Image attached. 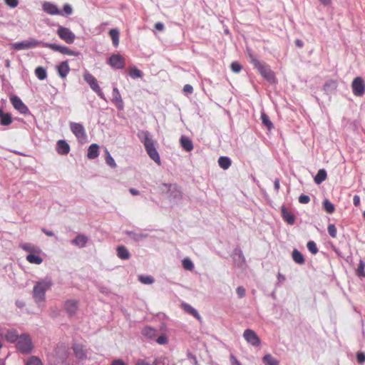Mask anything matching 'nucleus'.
I'll list each match as a JSON object with an SVG mask.
<instances>
[{
	"instance_id": "nucleus-45",
	"label": "nucleus",
	"mask_w": 365,
	"mask_h": 365,
	"mask_svg": "<svg viewBox=\"0 0 365 365\" xmlns=\"http://www.w3.org/2000/svg\"><path fill=\"white\" fill-rule=\"evenodd\" d=\"M129 75L132 78H138L143 76V72L136 67L131 68Z\"/></svg>"
},
{
	"instance_id": "nucleus-9",
	"label": "nucleus",
	"mask_w": 365,
	"mask_h": 365,
	"mask_svg": "<svg viewBox=\"0 0 365 365\" xmlns=\"http://www.w3.org/2000/svg\"><path fill=\"white\" fill-rule=\"evenodd\" d=\"M69 125L71 132L76 137L78 140L81 143H83L86 140L87 135L83 124L71 122Z\"/></svg>"
},
{
	"instance_id": "nucleus-35",
	"label": "nucleus",
	"mask_w": 365,
	"mask_h": 365,
	"mask_svg": "<svg viewBox=\"0 0 365 365\" xmlns=\"http://www.w3.org/2000/svg\"><path fill=\"white\" fill-rule=\"evenodd\" d=\"M232 161L230 158L226 156H221L218 159V164L220 168L227 170L231 165Z\"/></svg>"
},
{
	"instance_id": "nucleus-38",
	"label": "nucleus",
	"mask_w": 365,
	"mask_h": 365,
	"mask_svg": "<svg viewBox=\"0 0 365 365\" xmlns=\"http://www.w3.org/2000/svg\"><path fill=\"white\" fill-rule=\"evenodd\" d=\"M35 74L41 81H43L47 78L46 70L42 66H38L35 69Z\"/></svg>"
},
{
	"instance_id": "nucleus-54",
	"label": "nucleus",
	"mask_w": 365,
	"mask_h": 365,
	"mask_svg": "<svg viewBox=\"0 0 365 365\" xmlns=\"http://www.w3.org/2000/svg\"><path fill=\"white\" fill-rule=\"evenodd\" d=\"M357 361L360 364L365 362V354L362 352H359L356 354Z\"/></svg>"
},
{
	"instance_id": "nucleus-58",
	"label": "nucleus",
	"mask_w": 365,
	"mask_h": 365,
	"mask_svg": "<svg viewBox=\"0 0 365 365\" xmlns=\"http://www.w3.org/2000/svg\"><path fill=\"white\" fill-rule=\"evenodd\" d=\"M230 361L231 365H241L239 360L232 354L230 356Z\"/></svg>"
},
{
	"instance_id": "nucleus-13",
	"label": "nucleus",
	"mask_w": 365,
	"mask_h": 365,
	"mask_svg": "<svg viewBox=\"0 0 365 365\" xmlns=\"http://www.w3.org/2000/svg\"><path fill=\"white\" fill-rule=\"evenodd\" d=\"M243 337L246 341L253 346H259L261 344V340L257 334L252 329H245L243 333Z\"/></svg>"
},
{
	"instance_id": "nucleus-12",
	"label": "nucleus",
	"mask_w": 365,
	"mask_h": 365,
	"mask_svg": "<svg viewBox=\"0 0 365 365\" xmlns=\"http://www.w3.org/2000/svg\"><path fill=\"white\" fill-rule=\"evenodd\" d=\"M0 336L9 343L16 342L20 335L15 329H1Z\"/></svg>"
},
{
	"instance_id": "nucleus-34",
	"label": "nucleus",
	"mask_w": 365,
	"mask_h": 365,
	"mask_svg": "<svg viewBox=\"0 0 365 365\" xmlns=\"http://www.w3.org/2000/svg\"><path fill=\"white\" fill-rule=\"evenodd\" d=\"M292 259L298 264H304L305 262L303 255L297 249H294L292 252Z\"/></svg>"
},
{
	"instance_id": "nucleus-57",
	"label": "nucleus",
	"mask_w": 365,
	"mask_h": 365,
	"mask_svg": "<svg viewBox=\"0 0 365 365\" xmlns=\"http://www.w3.org/2000/svg\"><path fill=\"white\" fill-rule=\"evenodd\" d=\"M183 91L185 93H192L193 92V88L190 84H186L183 87Z\"/></svg>"
},
{
	"instance_id": "nucleus-46",
	"label": "nucleus",
	"mask_w": 365,
	"mask_h": 365,
	"mask_svg": "<svg viewBox=\"0 0 365 365\" xmlns=\"http://www.w3.org/2000/svg\"><path fill=\"white\" fill-rule=\"evenodd\" d=\"M307 247L309 251L313 255H316L319 251L317 245L314 241H309Z\"/></svg>"
},
{
	"instance_id": "nucleus-19",
	"label": "nucleus",
	"mask_w": 365,
	"mask_h": 365,
	"mask_svg": "<svg viewBox=\"0 0 365 365\" xmlns=\"http://www.w3.org/2000/svg\"><path fill=\"white\" fill-rule=\"evenodd\" d=\"M83 78L93 91L98 90V88H100L96 78L92 74L86 73Z\"/></svg>"
},
{
	"instance_id": "nucleus-8",
	"label": "nucleus",
	"mask_w": 365,
	"mask_h": 365,
	"mask_svg": "<svg viewBox=\"0 0 365 365\" xmlns=\"http://www.w3.org/2000/svg\"><path fill=\"white\" fill-rule=\"evenodd\" d=\"M57 35L59 38L64 41L68 44H71L74 42L76 35L72 32L70 29L58 25L56 31Z\"/></svg>"
},
{
	"instance_id": "nucleus-63",
	"label": "nucleus",
	"mask_w": 365,
	"mask_h": 365,
	"mask_svg": "<svg viewBox=\"0 0 365 365\" xmlns=\"http://www.w3.org/2000/svg\"><path fill=\"white\" fill-rule=\"evenodd\" d=\"M155 28L158 31H163L164 29V24L161 22H158L155 24Z\"/></svg>"
},
{
	"instance_id": "nucleus-39",
	"label": "nucleus",
	"mask_w": 365,
	"mask_h": 365,
	"mask_svg": "<svg viewBox=\"0 0 365 365\" xmlns=\"http://www.w3.org/2000/svg\"><path fill=\"white\" fill-rule=\"evenodd\" d=\"M261 119H262V124L265 127H267L268 130H270L271 129H272L273 124H272V121L269 120V116L266 113H261Z\"/></svg>"
},
{
	"instance_id": "nucleus-32",
	"label": "nucleus",
	"mask_w": 365,
	"mask_h": 365,
	"mask_svg": "<svg viewBox=\"0 0 365 365\" xmlns=\"http://www.w3.org/2000/svg\"><path fill=\"white\" fill-rule=\"evenodd\" d=\"M37 254L38 253L29 254L26 257V260L31 264H41L43 262V259Z\"/></svg>"
},
{
	"instance_id": "nucleus-15",
	"label": "nucleus",
	"mask_w": 365,
	"mask_h": 365,
	"mask_svg": "<svg viewBox=\"0 0 365 365\" xmlns=\"http://www.w3.org/2000/svg\"><path fill=\"white\" fill-rule=\"evenodd\" d=\"M11 102L19 112L22 114H26L29 112L28 107L23 103V101L16 96H14L11 98Z\"/></svg>"
},
{
	"instance_id": "nucleus-14",
	"label": "nucleus",
	"mask_w": 365,
	"mask_h": 365,
	"mask_svg": "<svg viewBox=\"0 0 365 365\" xmlns=\"http://www.w3.org/2000/svg\"><path fill=\"white\" fill-rule=\"evenodd\" d=\"M108 64L115 69H121L125 66V59L120 54H113L108 58Z\"/></svg>"
},
{
	"instance_id": "nucleus-22",
	"label": "nucleus",
	"mask_w": 365,
	"mask_h": 365,
	"mask_svg": "<svg viewBox=\"0 0 365 365\" xmlns=\"http://www.w3.org/2000/svg\"><path fill=\"white\" fill-rule=\"evenodd\" d=\"M125 233L135 242L142 241L143 240L147 238L148 236L146 233L136 231H125Z\"/></svg>"
},
{
	"instance_id": "nucleus-53",
	"label": "nucleus",
	"mask_w": 365,
	"mask_h": 365,
	"mask_svg": "<svg viewBox=\"0 0 365 365\" xmlns=\"http://www.w3.org/2000/svg\"><path fill=\"white\" fill-rule=\"evenodd\" d=\"M236 292L240 298H243L245 296V289L243 287H237Z\"/></svg>"
},
{
	"instance_id": "nucleus-16",
	"label": "nucleus",
	"mask_w": 365,
	"mask_h": 365,
	"mask_svg": "<svg viewBox=\"0 0 365 365\" xmlns=\"http://www.w3.org/2000/svg\"><path fill=\"white\" fill-rule=\"evenodd\" d=\"M73 350L76 358L81 361H83L87 358V350L81 344H74Z\"/></svg>"
},
{
	"instance_id": "nucleus-61",
	"label": "nucleus",
	"mask_w": 365,
	"mask_h": 365,
	"mask_svg": "<svg viewBox=\"0 0 365 365\" xmlns=\"http://www.w3.org/2000/svg\"><path fill=\"white\" fill-rule=\"evenodd\" d=\"M94 92H96L97 93V95L101 98V99H103V100H106V97H105V95L104 93L102 92L101 88H98V90H96Z\"/></svg>"
},
{
	"instance_id": "nucleus-51",
	"label": "nucleus",
	"mask_w": 365,
	"mask_h": 365,
	"mask_svg": "<svg viewBox=\"0 0 365 365\" xmlns=\"http://www.w3.org/2000/svg\"><path fill=\"white\" fill-rule=\"evenodd\" d=\"M5 4L10 8L14 9L19 5V0H4Z\"/></svg>"
},
{
	"instance_id": "nucleus-30",
	"label": "nucleus",
	"mask_w": 365,
	"mask_h": 365,
	"mask_svg": "<svg viewBox=\"0 0 365 365\" xmlns=\"http://www.w3.org/2000/svg\"><path fill=\"white\" fill-rule=\"evenodd\" d=\"M20 247L22 248L24 250L31 253H40L41 251V250L37 247L36 246L34 245L31 243H24L20 245Z\"/></svg>"
},
{
	"instance_id": "nucleus-59",
	"label": "nucleus",
	"mask_w": 365,
	"mask_h": 365,
	"mask_svg": "<svg viewBox=\"0 0 365 365\" xmlns=\"http://www.w3.org/2000/svg\"><path fill=\"white\" fill-rule=\"evenodd\" d=\"M353 203L356 207H359L360 205V197L357 195H355L353 197Z\"/></svg>"
},
{
	"instance_id": "nucleus-42",
	"label": "nucleus",
	"mask_w": 365,
	"mask_h": 365,
	"mask_svg": "<svg viewBox=\"0 0 365 365\" xmlns=\"http://www.w3.org/2000/svg\"><path fill=\"white\" fill-rule=\"evenodd\" d=\"M12 123V118L10 113H5L1 118H0V124L4 126L9 125Z\"/></svg>"
},
{
	"instance_id": "nucleus-50",
	"label": "nucleus",
	"mask_w": 365,
	"mask_h": 365,
	"mask_svg": "<svg viewBox=\"0 0 365 365\" xmlns=\"http://www.w3.org/2000/svg\"><path fill=\"white\" fill-rule=\"evenodd\" d=\"M364 268H365V263L362 260H360L359 267L357 269L358 275L365 276L364 272Z\"/></svg>"
},
{
	"instance_id": "nucleus-23",
	"label": "nucleus",
	"mask_w": 365,
	"mask_h": 365,
	"mask_svg": "<svg viewBox=\"0 0 365 365\" xmlns=\"http://www.w3.org/2000/svg\"><path fill=\"white\" fill-rule=\"evenodd\" d=\"M281 212L282 217L286 222H287L289 225L294 224L296 220L295 216L289 212L284 206L282 207Z\"/></svg>"
},
{
	"instance_id": "nucleus-44",
	"label": "nucleus",
	"mask_w": 365,
	"mask_h": 365,
	"mask_svg": "<svg viewBox=\"0 0 365 365\" xmlns=\"http://www.w3.org/2000/svg\"><path fill=\"white\" fill-rule=\"evenodd\" d=\"M106 163H107V165H108L110 167L113 168H115L117 165L107 149H106Z\"/></svg>"
},
{
	"instance_id": "nucleus-5",
	"label": "nucleus",
	"mask_w": 365,
	"mask_h": 365,
	"mask_svg": "<svg viewBox=\"0 0 365 365\" xmlns=\"http://www.w3.org/2000/svg\"><path fill=\"white\" fill-rule=\"evenodd\" d=\"M16 348L22 354L31 353L34 345L30 336L27 334H21L16 341Z\"/></svg>"
},
{
	"instance_id": "nucleus-43",
	"label": "nucleus",
	"mask_w": 365,
	"mask_h": 365,
	"mask_svg": "<svg viewBox=\"0 0 365 365\" xmlns=\"http://www.w3.org/2000/svg\"><path fill=\"white\" fill-rule=\"evenodd\" d=\"M182 267L185 269L192 271L194 269V264L188 257L185 258L182 261Z\"/></svg>"
},
{
	"instance_id": "nucleus-17",
	"label": "nucleus",
	"mask_w": 365,
	"mask_h": 365,
	"mask_svg": "<svg viewBox=\"0 0 365 365\" xmlns=\"http://www.w3.org/2000/svg\"><path fill=\"white\" fill-rule=\"evenodd\" d=\"M56 151L59 155H67L70 152V145L65 140H59L56 143Z\"/></svg>"
},
{
	"instance_id": "nucleus-47",
	"label": "nucleus",
	"mask_w": 365,
	"mask_h": 365,
	"mask_svg": "<svg viewBox=\"0 0 365 365\" xmlns=\"http://www.w3.org/2000/svg\"><path fill=\"white\" fill-rule=\"evenodd\" d=\"M26 365H42V363L38 357L31 356L28 359Z\"/></svg>"
},
{
	"instance_id": "nucleus-52",
	"label": "nucleus",
	"mask_w": 365,
	"mask_h": 365,
	"mask_svg": "<svg viewBox=\"0 0 365 365\" xmlns=\"http://www.w3.org/2000/svg\"><path fill=\"white\" fill-rule=\"evenodd\" d=\"M299 202L302 204H307L310 202V197L306 195H301L299 197Z\"/></svg>"
},
{
	"instance_id": "nucleus-3",
	"label": "nucleus",
	"mask_w": 365,
	"mask_h": 365,
	"mask_svg": "<svg viewBox=\"0 0 365 365\" xmlns=\"http://www.w3.org/2000/svg\"><path fill=\"white\" fill-rule=\"evenodd\" d=\"M250 62L254 66L259 73L269 83H274L275 81V76L274 72L271 70L270 67L264 62L258 60L255 56L250 54Z\"/></svg>"
},
{
	"instance_id": "nucleus-37",
	"label": "nucleus",
	"mask_w": 365,
	"mask_h": 365,
	"mask_svg": "<svg viewBox=\"0 0 365 365\" xmlns=\"http://www.w3.org/2000/svg\"><path fill=\"white\" fill-rule=\"evenodd\" d=\"M262 362L264 365H279V361L269 354L264 356Z\"/></svg>"
},
{
	"instance_id": "nucleus-55",
	"label": "nucleus",
	"mask_w": 365,
	"mask_h": 365,
	"mask_svg": "<svg viewBox=\"0 0 365 365\" xmlns=\"http://www.w3.org/2000/svg\"><path fill=\"white\" fill-rule=\"evenodd\" d=\"M156 341L159 344H165L168 343V339L165 336L161 335L159 337H158V339H156Z\"/></svg>"
},
{
	"instance_id": "nucleus-28",
	"label": "nucleus",
	"mask_w": 365,
	"mask_h": 365,
	"mask_svg": "<svg viewBox=\"0 0 365 365\" xmlns=\"http://www.w3.org/2000/svg\"><path fill=\"white\" fill-rule=\"evenodd\" d=\"M98 145L96 143L91 144L88 149V153L87 157L88 159H95L98 156Z\"/></svg>"
},
{
	"instance_id": "nucleus-36",
	"label": "nucleus",
	"mask_w": 365,
	"mask_h": 365,
	"mask_svg": "<svg viewBox=\"0 0 365 365\" xmlns=\"http://www.w3.org/2000/svg\"><path fill=\"white\" fill-rule=\"evenodd\" d=\"M327 174L324 169L319 170L317 174L314 177V182L316 184L319 185L327 178Z\"/></svg>"
},
{
	"instance_id": "nucleus-60",
	"label": "nucleus",
	"mask_w": 365,
	"mask_h": 365,
	"mask_svg": "<svg viewBox=\"0 0 365 365\" xmlns=\"http://www.w3.org/2000/svg\"><path fill=\"white\" fill-rule=\"evenodd\" d=\"M111 365H126L122 359H115L112 361Z\"/></svg>"
},
{
	"instance_id": "nucleus-4",
	"label": "nucleus",
	"mask_w": 365,
	"mask_h": 365,
	"mask_svg": "<svg viewBox=\"0 0 365 365\" xmlns=\"http://www.w3.org/2000/svg\"><path fill=\"white\" fill-rule=\"evenodd\" d=\"M160 189L168 195L170 201H178L182 199V192L176 184L162 183Z\"/></svg>"
},
{
	"instance_id": "nucleus-7",
	"label": "nucleus",
	"mask_w": 365,
	"mask_h": 365,
	"mask_svg": "<svg viewBox=\"0 0 365 365\" xmlns=\"http://www.w3.org/2000/svg\"><path fill=\"white\" fill-rule=\"evenodd\" d=\"M43 47L50 48L53 51L59 52L62 54H66L71 56H78L80 53L71 50L68 47L61 46L53 43H43Z\"/></svg>"
},
{
	"instance_id": "nucleus-1",
	"label": "nucleus",
	"mask_w": 365,
	"mask_h": 365,
	"mask_svg": "<svg viewBox=\"0 0 365 365\" xmlns=\"http://www.w3.org/2000/svg\"><path fill=\"white\" fill-rule=\"evenodd\" d=\"M137 136L143 144L149 157L158 165H160V158L157 149L155 148V141L153 140L150 133L148 130H140L138 132Z\"/></svg>"
},
{
	"instance_id": "nucleus-64",
	"label": "nucleus",
	"mask_w": 365,
	"mask_h": 365,
	"mask_svg": "<svg viewBox=\"0 0 365 365\" xmlns=\"http://www.w3.org/2000/svg\"><path fill=\"white\" fill-rule=\"evenodd\" d=\"M135 365H150V364L144 360L140 359L136 362Z\"/></svg>"
},
{
	"instance_id": "nucleus-31",
	"label": "nucleus",
	"mask_w": 365,
	"mask_h": 365,
	"mask_svg": "<svg viewBox=\"0 0 365 365\" xmlns=\"http://www.w3.org/2000/svg\"><path fill=\"white\" fill-rule=\"evenodd\" d=\"M157 330L154 328H152L150 327H146L143 329L142 330V334L150 339H154L156 336Z\"/></svg>"
},
{
	"instance_id": "nucleus-11",
	"label": "nucleus",
	"mask_w": 365,
	"mask_h": 365,
	"mask_svg": "<svg viewBox=\"0 0 365 365\" xmlns=\"http://www.w3.org/2000/svg\"><path fill=\"white\" fill-rule=\"evenodd\" d=\"M352 92L356 96H362L365 91V83L361 77L355 78L351 83Z\"/></svg>"
},
{
	"instance_id": "nucleus-56",
	"label": "nucleus",
	"mask_w": 365,
	"mask_h": 365,
	"mask_svg": "<svg viewBox=\"0 0 365 365\" xmlns=\"http://www.w3.org/2000/svg\"><path fill=\"white\" fill-rule=\"evenodd\" d=\"M63 11L67 15H71L73 13L72 7L69 4H65L63 6Z\"/></svg>"
},
{
	"instance_id": "nucleus-27",
	"label": "nucleus",
	"mask_w": 365,
	"mask_h": 365,
	"mask_svg": "<svg viewBox=\"0 0 365 365\" xmlns=\"http://www.w3.org/2000/svg\"><path fill=\"white\" fill-rule=\"evenodd\" d=\"M180 141L181 146L185 151L190 152L193 149V143L189 138L182 135Z\"/></svg>"
},
{
	"instance_id": "nucleus-2",
	"label": "nucleus",
	"mask_w": 365,
	"mask_h": 365,
	"mask_svg": "<svg viewBox=\"0 0 365 365\" xmlns=\"http://www.w3.org/2000/svg\"><path fill=\"white\" fill-rule=\"evenodd\" d=\"M52 285L53 282L51 279L48 277H46L35 283L32 291V297L34 302L38 306H41V304L45 302L46 292L50 289Z\"/></svg>"
},
{
	"instance_id": "nucleus-25",
	"label": "nucleus",
	"mask_w": 365,
	"mask_h": 365,
	"mask_svg": "<svg viewBox=\"0 0 365 365\" xmlns=\"http://www.w3.org/2000/svg\"><path fill=\"white\" fill-rule=\"evenodd\" d=\"M182 307L185 312L193 316L195 318H196L200 322L202 321V317L199 314L198 312L190 304H187V303H182Z\"/></svg>"
},
{
	"instance_id": "nucleus-26",
	"label": "nucleus",
	"mask_w": 365,
	"mask_h": 365,
	"mask_svg": "<svg viewBox=\"0 0 365 365\" xmlns=\"http://www.w3.org/2000/svg\"><path fill=\"white\" fill-rule=\"evenodd\" d=\"M117 256L121 259H128L130 257V253L128 250L123 245H120L116 249Z\"/></svg>"
},
{
	"instance_id": "nucleus-6",
	"label": "nucleus",
	"mask_w": 365,
	"mask_h": 365,
	"mask_svg": "<svg viewBox=\"0 0 365 365\" xmlns=\"http://www.w3.org/2000/svg\"><path fill=\"white\" fill-rule=\"evenodd\" d=\"M43 42H41L35 38H31L26 39L23 41L11 43V48L16 50V51L26 50V49L37 47L39 45L43 46Z\"/></svg>"
},
{
	"instance_id": "nucleus-62",
	"label": "nucleus",
	"mask_w": 365,
	"mask_h": 365,
	"mask_svg": "<svg viewBox=\"0 0 365 365\" xmlns=\"http://www.w3.org/2000/svg\"><path fill=\"white\" fill-rule=\"evenodd\" d=\"M94 92H96L97 93V95L101 98V99H103V100H106V97H105V95L104 93L102 92L101 88H98V90H96Z\"/></svg>"
},
{
	"instance_id": "nucleus-24",
	"label": "nucleus",
	"mask_w": 365,
	"mask_h": 365,
	"mask_svg": "<svg viewBox=\"0 0 365 365\" xmlns=\"http://www.w3.org/2000/svg\"><path fill=\"white\" fill-rule=\"evenodd\" d=\"M88 241V237L83 234H79L71 241V244L82 248L86 247Z\"/></svg>"
},
{
	"instance_id": "nucleus-49",
	"label": "nucleus",
	"mask_w": 365,
	"mask_h": 365,
	"mask_svg": "<svg viewBox=\"0 0 365 365\" xmlns=\"http://www.w3.org/2000/svg\"><path fill=\"white\" fill-rule=\"evenodd\" d=\"M230 68L231 70L236 73H239L242 70V66L237 61L232 62L231 63Z\"/></svg>"
},
{
	"instance_id": "nucleus-10",
	"label": "nucleus",
	"mask_w": 365,
	"mask_h": 365,
	"mask_svg": "<svg viewBox=\"0 0 365 365\" xmlns=\"http://www.w3.org/2000/svg\"><path fill=\"white\" fill-rule=\"evenodd\" d=\"M64 310L69 317L76 315L79 308V301L76 299H68L63 304Z\"/></svg>"
},
{
	"instance_id": "nucleus-18",
	"label": "nucleus",
	"mask_w": 365,
	"mask_h": 365,
	"mask_svg": "<svg viewBox=\"0 0 365 365\" xmlns=\"http://www.w3.org/2000/svg\"><path fill=\"white\" fill-rule=\"evenodd\" d=\"M112 96V101L115 104L118 110H122L123 109V102L120 93L116 87L113 89Z\"/></svg>"
},
{
	"instance_id": "nucleus-33",
	"label": "nucleus",
	"mask_w": 365,
	"mask_h": 365,
	"mask_svg": "<svg viewBox=\"0 0 365 365\" xmlns=\"http://www.w3.org/2000/svg\"><path fill=\"white\" fill-rule=\"evenodd\" d=\"M109 36L112 39L113 44L115 47H117L119 44V36L120 32L118 29H112L109 31Z\"/></svg>"
},
{
	"instance_id": "nucleus-48",
	"label": "nucleus",
	"mask_w": 365,
	"mask_h": 365,
	"mask_svg": "<svg viewBox=\"0 0 365 365\" xmlns=\"http://www.w3.org/2000/svg\"><path fill=\"white\" fill-rule=\"evenodd\" d=\"M327 230H328L329 235L331 237H333V238L336 237L337 231H336V228L334 224H329L328 225Z\"/></svg>"
},
{
	"instance_id": "nucleus-20",
	"label": "nucleus",
	"mask_w": 365,
	"mask_h": 365,
	"mask_svg": "<svg viewBox=\"0 0 365 365\" xmlns=\"http://www.w3.org/2000/svg\"><path fill=\"white\" fill-rule=\"evenodd\" d=\"M57 71L58 74L61 78H65L69 71H70V67L68 66V61H64L61 62L58 66H57Z\"/></svg>"
},
{
	"instance_id": "nucleus-40",
	"label": "nucleus",
	"mask_w": 365,
	"mask_h": 365,
	"mask_svg": "<svg viewBox=\"0 0 365 365\" xmlns=\"http://www.w3.org/2000/svg\"><path fill=\"white\" fill-rule=\"evenodd\" d=\"M323 207L325 211L329 214H332L335 210V207L329 200L326 199L323 202Z\"/></svg>"
},
{
	"instance_id": "nucleus-29",
	"label": "nucleus",
	"mask_w": 365,
	"mask_h": 365,
	"mask_svg": "<svg viewBox=\"0 0 365 365\" xmlns=\"http://www.w3.org/2000/svg\"><path fill=\"white\" fill-rule=\"evenodd\" d=\"M336 88H337V83L336 81H334V80L327 81L323 86L324 91L327 94H329V93H331L332 92H334L336 89Z\"/></svg>"
},
{
	"instance_id": "nucleus-21",
	"label": "nucleus",
	"mask_w": 365,
	"mask_h": 365,
	"mask_svg": "<svg viewBox=\"0 0 365 365\" xmlns=\"http://www.w3.org/2000/svg\"><path fill=\"white\" fill-rule=\"evenodd\" d=\"M43 10L51 15L62 14V12L58 9V7L50 2H45L43 4Z\"/></svg>"
},
{
	"instance_id": "nucleus-41",
	"label": "nucleus",
	"mask_w": 365,
	"mask_h": 365,
	"mask_svg": "<svg viewBox=\"0 0 365 365\" xmlns=\"http://www.w3.org/2000/svg\"><path fill=\"white\" fill-rule=\"evenodd\" d=\"M138 280L144 284H152L155 282L154 278L150 275H139Z\"/></svg>"
}]
</instances>
